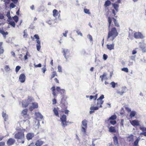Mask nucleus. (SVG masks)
<instances>
[{"mask_svg": "<svg viewBox=\"0 0 146 146\" xmlns=\"http://www.w3.org/2000/svg\"><path fill=\"white\" fill-rule=\"evenodd\" d=\"M113 20L115 25L117 27H119L120 26L116 19L113 17H108V21L109 25V31L107 36V40L113 41L115 38L118 35L117 32L116 28L113 27V25L112 24V21Z\"/></svg>", "mask_w": 146, "mask_h": 146, "instance_id": "f257e3e1", "label": "nucleus"}, {"mask_svg": "<svg viewBox=\"0 0 146 146\" xmlns=\"http://www.w3.org/2000/svg\"><path fill=\"white\" fill-rule=\"evenodd\" d=\"M25 131V129L20 130L15 135V138L17 140L20 139L22 140L21 143L23 144L24 143L25 139V134L24 132Z\"/></svg>", "mask_w": 146, "mask_h": 146, "instance_id": "f03ea898", "label": "nucleus"}, {"mask_svg": "<svg viewBox=\"0 0 146 146\" xmlns=\"http://www.w3.org/2000/svg\"><path fill=\"white\" fill-rule=\"evenodd\" d=\"M87 121L86 119L83 120L82 122L81 125V131L83 133V135L84 136L87 135Z\"/></svg>", "mask_w": 146, "mask_h": 146, "instance_id": "7ed1b4c3", "label": "nucleus"}, {"mask_svg": "<svg viewBox=\"0 0 146 146\" xmlns=\"http://www.w3.org/2000/svg\"><path fill=\"white\" fill-rule=\"evenodd\" d=\"M60 121L62 126L64 127L67 125L68 122L67 121L66 116L65 115H63L60 118Z\"/></svg>", "mask_w": 146, "mask_h": 146, "instance_id": "20e7f679", "label": "nucleus"}, {"mask_svg": "<svg viewBox=\"0 0 146 146\" xmlns=\"http://www.w3.org/2000/svg\"><path fill=\"white\" fill-rule=\"evenodd\" d=\"M27 109L25 108L22 110L21 113V115L23 116H24L25 115H26L24 120V121H26L30 118L29 115L27 114Z\"/></svg>", "mask_w": 146, "mask_h": 146, "instance_id": "39448f33", "label": "nucleus"}, {"mask_svg": "<svg viewBox=\"0 0 146 146\" xmlns=\"http://www.w3.org/2000/svg\"><path fill=\"white\" fill-rule=\"evenodd\" d=\"M34 37L36 39V42L37 44L36 45L37 50L39 51L41 48L40 41L39 40V37L38 35L36 34L34 36Z\"/></svg>", "mask_w": 146, "mask_h": 146, "instance_id": "423d86ee", "label": "nucleus"}, {"mask_svg": "<svg viewBox=\"0 0 146 146\" xmlns=\"http://www.w3.org/2000/svg\"><path fill=\"white\" fill-rule=\"evenodd\" d=\"M51 90L52 91V94L54 97L55 98L57 96L56 93L55 86H53L51 88ZM52 104L53 105L56 104L57 103L56 100L55 98H54L52 100Z\"/></svg>", "mask_w": 146, "mask_h": 146, "instance_id": "0eeeda50", "label": "nucleus"}, {"mask_svg": "<svg viewBox=\"0 0 146 146\" xmlns=\"http://www.w3.org/2000/svg\"><path fill=\"white\" fill-rule=\"evenodd\" d=\"M62 52L63 53V54L64 57L66 59H68L70 56V53L69 50L66 49H63V50Z\"/></svg>", "mask_w": 146, "mask_h": 146, "instance_id": "6e6552de", "label": "nucleus"}, {"mask_svg": "<svg viewBox=\"0 0 146 146\" xmlns=\"http://www.w3.org/2000/svg\"><path fill=\"white\" fill-rule=\"evenodd\" d=\"M56 90L62 96L65 95V90L64 89H61L60 87L58 86L56 88Z\"/></svg>", "mask_w": 146, "mask_h": 146, "instance_id": "1a4fd4ad", "label": "nucleus"}, {"mask_svg": "<svg viewBox=\"0 0 146 146\" xmlns=\"http://www.w3.org/2000/svg\"><path fill=\"white\" fill-rule=\"evenodd\" d=\"M15 142V140L14 139L10 138L7 141V144L8 146H10L13 145Z\"/></svg>", "mask_w": 146, "mask_h": 146, "instance_id": "9d476101", "label": "nucleus"}, {"mask_svg": "<svg viewBox=\"0 0 146 146\" xmlns=\"http://www.w3.org/2000/svg\"><path fill=\"white\" fill-rule=\"evenodd\" d=\"M134 36L135 38H143L144 37L143 35L140 33L136 32L134 33Z\"/></svg>", "mask_w": 146, "mask_h": 146, "instance_id": "9b49d317", "label": "nucleus"}, {"mask_svg": "<svg viewBox=\"0 0 146 146\" xmlns=\"http://www.w3.org/2000/svg\"><path fill=\"white\" fill-rule=\"evenodd\" d=\"M34 134L33 133H28L26 136L27 139L28 140H29L32 139L34 136Z\"/></svg>", "mask_w": 146, "mask_h": 146, "instance_id": "f8f14e48", "label": "nucleus"}, {"mask_svg": "<svg viewBox=\"0 0 146 146\" xmlns=\"http://www.w3.org/2000/svg\"><path fill=\"white\" fill-rule=\"evenodd\" d=\"M26 78V76L24 74H21L19 77V81L21 83H23L25 82Z\"/></svg>", "mask_w": 146, "mask_h": 146, "instance_id": "ddd939ff", "label": "nucleus"}, {"mask_svg": "<svg viewBox=\"0 0 146 146\" xmlns=\"http://www.w3.org/2000/svg\"><path fill=\"white\" fill-rule=\"evenodd\" d=\"M139 129L142 131V132L140 133V135H143L144 136L146 137V127L140 126Z\"/></svg>", "mask_w": 146, "mask_h": 146, "instance_id": "4468645a", "label": "nucleus"}, {"mask_svg": "<svg viewBox=\"0 0 146 146\" xmlns=\"http://www.w3.org/2000/svg\"><path fill=\"white\" fill-rule=\"evenodd\" d=\"M29 98L27 100H25L23 101L22 103V106L23 107L26 108L30 104V102L29 101Z\"/></svg>", "mask_w": 146, "mask_h": 146, "instance_id": "2eb2a0df", "label": "nucleus"}, {"mask_svg": "<svg viewBox=\"0 0 146 146\" xmlns=\"http://www.w3.org/2000/svg\"><path fill=\"white\" fill-rule=\"evenodd\" d=\"M99 107L97 106L94 107L92 106L90 107V109L91 110L90 112V113L92 114V113L94 112V111L98 110L99 109Z\"/></svg>", "mask_w": 146, "mask_h": 146, "instance_id": "dca6fc26", "label": "nucleus"}, {"mask_svg": "<svg viewBox=\"0 0 146 146\" xmlns=\"http://www.w3.org/2000/svg\"><path fill=\"white\" fill-rule=\"evenodd\" d=\"M97 102L96 104V105L99 108H102V105L104 103L103 100H101L97 99Z\"/></svg>", "mask_w": 146, "mask_h": 146, "instance_id": "f3484780", "label": "nucleus"}, {"mask_svg": "<svg viewBox=\"0 0 146 146\" xmlns=\"http://www.w3.org/2000/svg\"><path fill=\"white\" fill-rule=\"evenodd\" d=\"M131 123L134 126L139 125V123L138 121L137 120H133L131 122Z\"/></svg>", "mask_w": 146, "mask_h": 146, "instance_id": "a211bd4d", "label": "nucleus"}, {"mask_svg": "<svg viewBox=\"0 0 146 146\" xmlns=\"http://www.w3.org/2000/svg\"><path fill=\"white\" fill-rule=\"evenodd\" d=\"M58 107H57V108H55L53 109V111L55 115L56 116L58 117H59V115L58 111Z\"/></svg>", "mask_w": 146, "mask_h": 146, "instance_id": "6ab92c4d", "label": "nucleus"}, {"mask_svg": "<svg viewBox=\"0 0 146 146\" xmlns=\"http://www.w3.org/2000/svg\"><path fill=\"white\" fill-rule=\"evenodd\" d=\"M67 103H60V107L62 110L66 109L67 108Z\"/></svg>", "mask_w": 146, "mask_h": 146, "instance_id": "aec40b11", "label": "nucleus"}, {"mask_svg": "<svg viewBox=\"0 0 146 146\" xmlns=\"http://www.w3.org/2000/svg\"><path fill=\"white\" fill-rule=\"evenodd\" d=\"M106 46L108 49L110 50L114 49V44L113 43L111 44H107Z\"/></svg>", "mask_w": 146, "mask_h": 146, "instance_id": "412c9836", "label": "nucleus"}, {"mask_svg": "<svg viewBox=\"0 0 146 146\" xmlns=\"http://www.w3.org/2000/svg\"><path fill=\"white\" fill-rule=\"evenodd\" d=\"M43 141L39 140H37L35 144L36 146H41L43 144Z\"/></svg>", "mask_w": 146, "mask_h": 146, "instance_id": "4be33fe9", "label": "nucleus"}, {"mask_svg": "<svg viewBox=\"0 0 146 146\" xmlns=\"http://www.w3.org/2000/svg\"><path fill=\"white\" fill-rule=\"evenodd\" d=\"M62 98L61 100L60 103H67L66 101L67 98L66 96L65 95L62 96Z\"/></svg>", "mask_w": 146, "mask_h": 146, "instance_id": "5701e85b", "label": "nucleus"}, {"mask_svg": "<svg viewBox=\"0 0 146 146\" xmlns=\"http://www.w3.org/2000/svg\"><path fill=\"white\" fill-rule=\"evenodd\" d=\"M93 95L95 94L94 96H90V99L91 100L93 99L94 100H96L98 97V94H95V93H94L92 94Z\"/></svg>", "mask_w": 146, "mask_h": 146, "instance_id": "b1692460", "label": "nucleus"}, {"mask_svg": "<svg viewBox=\"0 0 146 146\" xmlns=\"http://www.w3.org/2000/svg\"><path fill=\"white\" fill-rule=\"evenodd\" d=\"M3 44V42H0V54H3L4 52V50L2 46Z\"/></svg>", "mask_w": 146, "mask_h": 146, "instance_id": "393cba45", "label": "nucleus"}, {"mask_svg": "<svg viewBox=\"0 0 146 146\" xmlns=\"http://www.w3.org/2000/svg\"><path fill=\"white\" fill-rule=\"evenodd\" d=\"M109 131L111 132L115 133L116 132V130L115 127L112 126L110 127L109 128Z\"/></svg>", "mask_w": 146, "mask_h": 146, "instance_id": "a878e982", "label": "nucleus"}, {"mask_svg": "<svg viewBox=\"0 0 146 146\" xmlns=\"http://www.w3.org/2000/svg\"><path fill=\"white\" fill-rule=\"evenodd\" d=\"M111 4V1L107 0L105 2L104 6L105 7H107L110 5Z\"/></svg>", "mask_w": 146, "mask_h": 146, "instance_id": "bb28decb", "label": "nucleus"}, {"mask_svg": "<svg viewBox=\"0 0 146 146\" xmlns=\"http://www.w3.org/2000/svg\"><path fill=\"white\" fill-rule=\"evenodd\" d=\"M127 139L128 141L132 142L133 140V136L132 135H130L127 137Z\"/></svg>", "mask_w": 146, "mask_h": 146, "instance_id": "cd10ccee", "label": "nucleus"}, {"mask_svg": "<svg viewBox=\"0 0 146 146\" xmlns=\"http://www.w3.org/2000/svg\"><path fill=\"white\" fill-rule=\"evenodd\" d=\"M117 116L115 115H113L111 116L108 119V121H109L110 120H115L117 118Z\"/></svg>", "mask_w": 146, "mask_h": 146, "instance_id": "c85d7f7f", "label": "nucleus"}, {"mask_svg": "<svg viewBox=\"0 0 146 146\" xmlns=\"http://www.w3.org/2000/svg\"><path fill=\"white\" fill-rule=\"evenodd\" d=\"M112 5L114 9L117 12L118 10L119 5L115 3H112Z\"/></svg>", "mask_w": 146, "mask_h": 146, "instance_id": "c756f323", "label": "nucleus"}, {"mask_svg": "<svg viewBox=\"0 0 146 146\" xmlns=\"http://www.w3.org/2000/svg\"><path fill=\"white\" fill-rule=\"evenodd\" d=\"M113 139L114 144L115 145H118V142L117 138L116 136H115L113 137Z\"/></svg>", "mask_w": 146, "mask_h": 146, "instance_id": "7c9ffc66", "label": "nucleus"}, {"mask_svg": "<svg viewBox=\"0 0 146 146\" xmlns=\"http://www.w3.org/2000/svg\"><path fill=\"white\" fill-rule=\"evenodd\" d=\"M2 116L4 120L6 121L8 117V115L6 114V112L3 111L2 113Z\"/></svg>", "mask_w": 146, "mask_h": 146, "instance_id": "2f4dec72", "label": "nucleus"}, {"mask_svg": "<svg viewBox=\"0 0 146 146\" xmlns=\"http://www.w3.org/2000/svg\"><path fill=\"white\" fill-rule=\"evenodd\" d=\"M136 114V113L135 111H131L130 114L129 116L131 118H132L134 117Z\"/></svg>", "mask_w": 146, "mask_h": 146, "instance_id": "473e14b6", "label": "nucleus"}, {"mask_svg": "<svg viewBox=\"0 0 146 146\" xmlns=\"http://www.w3.org/2000/svg\"><path fill=\"white\" fill-rule=\"evenodd\" d=\"M140 140V139L139 138V137H138L137 139H136L135 141L134 144V146H139L138 145V143L139 141Z\"/></svg>", "mask_w": 146, "mask_h": 146, "instance_id": "72a5a7b5", "label": "nucleus"}, {"mask_svg": "<svg viewBox=\"0 0 146 146\" xmlns=\"http://www.w3.org/2000/svg\"><path fill=\"white\" fill-rule=\"evenodd\" d=\"M58 11L56 9H54L53 11V16L54 17H56L58 15Z\"/></svg>", "mask_w": 146, "mask_h": 146, "instance_id": "f704fd0d", "label": "nucleus"}, {"mask_svg": "<svg viewBox=\"0 0 146 146\" xmlns=\"http://www.w3.org/2000/svg\"><path fill=\"white\" fill-rule=\"evenodd\" d=\"M57 76V74L56 72L55 71H54L53 72H52L50 79L51 80L52 79V78H53L55 76Z\"/></svg>", "mask_w": 146, "mask_h": 146, "instance_id": "c9c22d12", "label": "nucleus"}, {"mask_svg": "<svg viewBox=\"0 0 146 146\" xmlns=\"http://www.w3.org/2000/svg\"><path fill=\"white\" fill-rule=\"evenodd\" d=\"M35 114L37 117H40L41 119H42L43 117V116L39 112L35 113Z\"/></svg>", "mask_w": 146, "mask_h": 146, "instance_id": "e433bc0d", "label": "nucleus"}, {"mask_svg": "<svg viewBox=\"0 0 146 146\" xmlns=\"http://www.w3.org/2000/svg\"><path fill=\"white\" fill-rule=\"evenodd\" d=\"M32 106L33 108H38V104L36 103H32Z\"/></svg>", "mask_w": 146, "mask_h": 146, "instance_id": "4c0bfd02", "label": "nucleus"}, {"mask_svg": "<svg viewBox=\"0 0 146 146\" xmlns=\"http://www.w3.org/2000/svg\"><path fill=\"white\" fill-rule=\"evenodd\" d=\"M8 24L14 28L15 26V22L13 21H10L9 22Z\"/></svg>", "mask_w": 146, "mask_h": 146, "instance_id": "58836bf2", "label": "nucleus"}, {"mask_svg": "<svg viewBox=\"0 0 146 146\" xmlns=\"http://www.w3.org/2000/svg\"><path fill=\"white\" fill-rule=\"evenodd\" d=\"M13 18L16 23H17L19 21V17L17 16H15L13 17Z\"/></svg>", "mask_w": 146, "mask_h": 146, "instance_id": "ea45409f", "label": "nucleus"}, {"mask_svg": "<svg viewBox=\"0 0 146 146\" xmlns=\"http://www.w3.org/2000/svg\"><path fill=\"white\" fill-rule=\"evenodd\" d=\"M27 56H29V57L30 56V55L29 54V52L28 51L27 52L26 54L24 57V60H26L28 59Z\"/></svg>", "mask_w": 146, "mask_h": 146, "instance_id": "a19ab883", "label": "nucleus"}, {"mask_svg": "<svg viewBox=\"0 0 146 146\" xmlns=\"http://www.w3.org/2000/svg\"><path fill=\"white\" fill-rule=\"evenodd\" d=\"M106 76V73H103L102 75H101L100 76V78L101 79V81L103 82V78H105Z\"/></svg>", "mask_w": 146, "mask_h": 146, "instance_id": "79ce46f5", "label": "nucleus"}, {"mask_svg": "<svg viewBox=\"0 0 146 146\" xmlns=\"http://www.w3.org/2000/svg\"><path fill=\"white\" fill-rule=\"evenodd\" d=\"M6 16L8 18V19L9 20H11L12 19V18L11 17V16H10V12L9 11H8L7 12L6 15Z\"/></svg>", "mask_w": 146, "mask_h": 146, "instance_id": "37998d69", "label": "nucleus"}, {"mask_svg": "<svg viewBox=\"0 0 146 146\" xmlns=\"http://www.w3.org/2000/svg\"><path fill=\"white\" fill-rule=\"evenodd\" d=\"M84 11L86 14L89 15L91 14L90 12L89 11V10L87 9L84 8Z\"/></svg>", "mask_w": 146, "mask_h": 146, "instance_id": "c03bdc74", "label": "nucleus"}, {"mask_svg": "<svg viewBox=\"0 0 146 146\" xmlns=\"http://www.w3.org/2000/svg\"><path fill=\"white\" fill-rule=\"evenodd\" d=\"M4 69L6 71H9L10 70V69L8 65H6Z\"/></svg>", "mask_w": 146, "mask_h": 146, "instance_id": "a18cd8bd", "label": "nucleus"}, {"mask_svg": "<svg viewBox=\"0 0 146 146\" xmlns=\"http://www.w3.org/2000/svg\"><path fill=\"white\" fill-rule=\"evenodd\" d=\"M47 23L49 25H51L54 23V21L52 20H50L47 21Z\"/></svg>", "mask_w": 146, "mask_h": 146, "instance_id": "49530a36", "label": "nucleus"}, {"mask_svg": "<svg viewBox=\"0 0 146 146\" xmlns=\"http://www.w3.org/2000/svg\"><path fill=\"white\" fill-rule=\"evenodd\" d=\"M15 5L13 3H11L10 4L9 7L10 9L13 8L15 7Z\"/></svg>", "mask_w": 146, "mask_h": 146, "instance_id": "de8ad7c7", "label": "nucleus"}, {"mask_svg": "<svg viewBox=\"0 0 146 146\" xmlns=\"http://www.w3.org/2000/svg\"><path fill=\"white\" fill-rule=\"evenodd\" d=\"M110 123L112 125H114L116 123V121L115 120H110L109 121Z\"/></svg>", "mask_w": 146, "mask_h": 146, "instance_id": "09e8293b", "label": "nucleus"}, {"mask_svg": "<svg viewBox=\"0 0 146 146\" xmlns=\"http://www.w3.org/2000/svg\"><path fill=\"white\" fill-rule=\"evenodd\" d=\"M61 112L62 113H63L64 112L66 114L68 115V114L69 111L68 110L66 109L65 110L61 111Z\"/></svg>", "mask_w": 146, "mask_h": 146, "instance_id": "8fccbe9b", "label": "nucleus"}, {"mask_svg": "<svg viewBox=\"0 0 146 146\" xmlns=\"http://www.w3.org/2000/svg\"><path fill=\"white\" fill-rule=\"evenodd\" d=\"M21 68V67L19 66H17L15 68V71L17 73L19 70Z\"/></svg>", "mask_w": 146, "mask_h": 146, "instance_id": "3c124183", "label": "nucleus"}, {"mask_svg": "<svg viewBox=\"0 0 146 146\" xmlns=\"http://www.w3.org/2000/svg\"><path fill=\"white\" fill-rule=\"evenodd\" d=\"M121 70L126 72H128V69L127 68H123L121 69Z\"/></svg>", "mask_w": 146, "mask_h": 146, "instance_id": "603ef678", "label": "nucleus"}, {"mask_svg": "<svg viewBox=\"0 0 146 146\" xmlns=\"http://www.w3.org/2000/svg\"><path fill=\"white\" fill-rule=\"evenodd\" d=\"M87 37L90 39V41H92V37L91 35H87Z\"/></svg>", "mask_w": 146, "mask_h": 146, "instance_id": "864d4df0", "label": "nucleus"}, {"mask_svg": "<svg viewBox=\"0 0 146 146\" xmlns=\"http://www.w3.org/2000/svg\"><path fill=\"white\" fill-rule=\"evenodd\" d=\"M141 48L143 52H146V47H142Z\"/></svg>", "mask_w": 146, "mask_h": 146, "instance_id": "5fc2aeb1", "label": "nucleus"}, {"mask_svg": "<svg viewBox=\"0 0 146 146\" xmlns=\"http://www.w3.org/2000/svg\"><path fill=\"white\" fill-rule=\"evenodd\" d=\"M4 18V17L3 15V14L0 12V19H3Z\"/></svg>", "mask_w": 146, "mask_h": 146, "instance_id": "6e6d98bb", "label": "nucleus"}, {"mask_svg": "<svg viewBox=\"0 0 146 146\" xmlns=\"http://www.w3.org/2000/svg\"><path fill=\"white\" fill-rule=\"evenodd\" d=\"M125 113V111L124 110L123 108H121V112L120 113L121 115H123Z\"/></svg>", "mask_w": 146, "mask_h": 146, "instance_id": "4d7b16f0", "label": "nucleus"}, {"mask_svg": "<svg viewBox=\"0 0 146 146\" xmlns=\"http://www.w3.org/2000/svg\"><path fill=\"white\" fill-rule=\"evenodd\" d=\"M34 66L35 68L40 67H41V64L40 63H39L37 65L34 64Z\"/></svg>", "mask_w": 146, "mask_h": 146, "instance_id": "13d9d810", "label": "nucleus"}, {"mask_svg": "<svg viewBox=\"0 0 146 146\" xmlns=\"http://www.w3.org/2000/svg\"><path fill=\"white\" fill-rule=\"evenodd\" d=\"M111 85L112 86L113 88H115V86L116 83H115L114 82H112L111 83Z\"/></svg>", "mask_w": 146, "mask_h": 146, "instance_id": "bf43d9fd", "label": "nucleus"}, {"mask_svg": "<svg viewBox=\"0 0 146 146\" xmlns=\"http://www.w3.org/2000/svg\"><path fill=\"white\" fill-rule=\"evenodd\" d=\"M58 71L59 72H62L61 66H58Z\"/></svg>", "mask_w": 146, "mask_h": 146, "instance_id": "052dcab7", "label": "nucleus"}, {"mask_svg": "<svg viewBox=\"0 0 146 146\" xmlns=\"http://www.w3.org/2000/svg\"><path fill=\"white\" fill-rule=\"evenodd\" d=\"M42 69L43 72L44 73H45V72L46 71V65H45L42 68Z\"/></svg>", "mask_w": 146, "mask_h": 146, "instance_id": "680f3d73", "label": "nucleus"}, {"mask_svg": "<svg viewBox=\"0 0 146 146\" xmlns=\"http://www.w3.org/2000/svg\"><path fill=\"white\" fill-rule=\"evenodd\" d=\"M5 143L4 142H0V146H5Z\"/></svg>", "mask_w": 146, "mask_h": 146, "instance_id": "e2e57ef3", "label": "nucleus"}, {"mask_svg": "<svg viewBox=\"0 0 146 146\" xmlns=\"http://www.w3.org/2000/svg\"><path fill=\"white\" fill-rule=\"evenodd\" d=\"M104 98V96L103 95H102L98 99L99 100H102Z\"/></svg>", "mask_w": 146, "mask_h": 146, "instance_id": "0e129e2a", "label": "nucleus"}, {"mask_svg": "<svg viewBox=\"0 0 146 146\" xmlns=\"http://www.w3.org/2000/svg\"><path fill=\"white\" fill-rule=\"evenodd\" d=\"M125 108L126 110L128 112H129L131 111V109L128 107H126Z\"/></svg>", "mask_w": 146, "mask_h": 146, "instance_id": "69168bd1", "label": "nucleus"}, {"mask_svg": "<svg viewBox=\"0 0 146 146\" xmlns=\"http://www.w3.org/2000/svg\"><path fill=\"white\" fill-rule=\"evenodd\" d=\"M4 1L6 4H8L10 2V0H4Z\"/></svg>", "mask_w": 146, "mask_h": 146, "instance_id": "338daca9", "label": "nucleus"}, {"mask_svg": "<svg viewBox=\"0 0 146 146\" xmlns=\"http://www.w3.org/2000/svg\"><path fill=\"white\" fill-rule=\"evenodd\" d=\"M124 93V91H121V92L120 91H117V93L119 94L120 95H122Z\"/></svg>", "mask_w": 146, "mask_h": 146, "instance_id": "774afa93", "label": "nucleus"}]
</instances>
